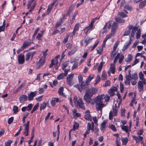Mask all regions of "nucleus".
Listing matches in <instances>:
<instances>
[{"instance_id":"1","label":"nucleus","mask_w":146,"mask_h":146,"mask_svg":"<svg viewBox=\"0 0 146 146\" xmlns=\"http://www.w3.org/2000/svg\"><path fill=\"white\" fill-rule=\"evenodd\" d=\"M97 92L98 90L96 88H92L87 89L84 96V99L87 104L91 103L93 105L94 104V101L91 98Z\"/></svg>"},{"instance_id":"2","label":"nucleus","mask_w":146,"mask_h":146,"mask_svg":"<svg viewBox=\"0 0 146 146\" xmlns=\"http://www.w3.org/2000/svg\"><path fill=\"white\" fill-rule=\"evenodd\" d=\"M127 28L128 30L125 31L123 36H126L129 35L131 33L130 30H132L131 32V34L129 36L130 39H131V37L133 38L134 37L135 33L136 31L138 30V27L136 26H133L131 24H129L127 27Z\"/></svg>"},{"instance_id":"3","label":"nucleus","mask_w":146,"mask_h":146,"mask_svg":"<svg viewBox=\"0 0 146 146\" xmlns=\"http://www.w3.org/2000/svg\"><path fill=\"white\" fill-rule=\"evenodd\" d=\"M74 102L75 107L77 108H81L83 110H86L85 106L82 98H80L78 99L76 96H75L74 98Z\"/></svg>"},{"instance_id":"4","label":"nucleus","mask_w":146,"mask_h":146,"mask_svg":"<svg viewBox=\"0 0 146 146\" xmlns=\"http://www.w3.org/2000/svg\"><path fill=\"white\" fill-rule=\"evenodd\" d=\"M103 100V97L102 96H98L96 99L95 103H96V108L97 111H99L102 110V108L104 106V104L102 102Z\"/></svg>"},{"instance_id":"5","label":"nucleus","mask_w":146,"mask_h":146,"mask_svg":"<svg viewBox=\"0 0 146 146\" xmlns=\"http://www.w3.org/2000/svg\"><path fill=\"white\" fill-rule=\"evenodd\" d=\"M89 83L86 82H82L80 85L76 84L74 86V87L77 88L80 92H82V90L86 89L89 87Z\"/></svg>"},{"instance_id":"6","label":"nucleus","mask_w":146,"mask_h":146,"mask_svg":"<svg viewBox=\"0 0 146 146\" xmlns=\"http://www.w3.org/2000/svg\"><path fill=\"white\" fill-rule=\"evenodd\" d=\"M35 0H29L27 4V9H30L29 11V12L31 13V12L34 9L35 6L37 4L36 1H35L34 3Z\"/></svg>"},{"instance_id":"7","label":"nucleus","mask_w":146,"mask_h":146,"mask_svg":"<svg viewBox=\"0 0 146 146\" xmlns=\"http://www.w3.org/2000/svg\"><path fill=\"white\" fill-rule=\"evenodd\" d=\"M111 21H109L106 23L104 28L101 30L100 33L102 34H103L107 31L108 25V29H110L111 27Z\"/></svg>"},{"instance_id":"8","label":"nucleus","mask_w":146,"mask_h":146,"mask_svg":"<svg viewBox=\"0 0 146 146\" xmlns=\"http://www.w3.org/2000/svg\"><path fill=\"white\" fill-rule=\"evenodd\" d=\"M45 57H41L38 61L36 63L35 66L36 69H38L42 66L45 62Z\"/></svg>"},{"instance_id":"9","label":"nucleus","mask_w":146,"mask_h":146,"mask_svg":"<svg viewBox=\"0 0 146 146\" xmlns=\"http://www.w3.org/2000/svg\"><path fill=\"white\" fill-rule=\"evenodd\" d=\"M143 84H146V81L145 79H144L143 81H139L138 83V90L139 92L143 91L144 90Z\"/></svg>"},{"instance_id":"10","label":"nucleus","mask_w":146,"mask_h":146,"mask_svg":"<svg viewBox=\"0 0 146 146\" xmlns=\"http://www.w3.org/2000/svg\"><path fill=\"white\" fill-rule=\"evenodd\" d=\"M30 121H27V123H24L23 126L24 127L25 131L23 133L26 136H27L29 135Z\"/></svg>"},{"instance_id":"11","label":"nucleus","mask_w":146,"mask_h":146,"mask_svg":"<svg viewBox=\"0 0 146 146\" xmlns=\"http://www.w3.org/2000/svg\"><path fill=\"white\" fill-rule=\"evenodd\" d=\"M35 51H33L32 52H29L27 53L25 55V60L28 61L29 60L31 57V60H32L33 58V56L35 53Z\"/></svg>"},{"instance_id":"12","label":"nucleus","mask_w":146,"mask_h":146,"mask_svg":"<svg viewBox=\"0 0 146 146\" xmlns=\"http://www.w3.org/2000/svg\"><path fill=\"white\" fill-rule=\"evenodd\" d=\"M73 74H70L68 75L66 81L68 85L70 86H72V82L73 79Z\"/></svg>"},{"instance_id":"13","label":"nucleus","mask_w":146,"mask_h":146,"mask_svg":"<svg viewBox=\"0 0 146 146\" xmlns=\"http://www.w3.org/2000/svg\"><path fill=\"white\" fill-rule=\"evenodd\" d=\"M59 102H61V101L59 100V98H52L50 101V103L51 106L52 107L54 106L56 103H58Z\"/></svg>"},{"instance_id":"14","label":"nucleus","mask_w":146,"mask_h":146,"mask_svg":"<svg viewBox=\"0 0 146 146\" xmlns=\"http://www.w3.org/2000/svg\"><path fill=\"white\" fill-rule=\"evenodd\" d=\"M37 93V91L31 92L30 93L28 94V100L31 101L33 100L34 97L36 95Z\"/></svg>"},{"instance_id":"15","label":"nucleus","mask_w":146,"mask_h":146,"mask_svg":"<svg viewBox=\"0 0 146 146\" xmlns=\"http://www.w3.org/2000/svg\"><path fill=\"white\" fill-rule=\"evenodd\" d=\"M118 27V24L116 22H114L112 24L111 29V33L112 34H115Z\"/></svg>"},{"instance_id":"16","label":"nucleus","mask_w":146,"mask_h":146,"mask_svg":"<svg viewBox=\"0 0 146 146\" xmlns=\"http://www.w3.org/2000/svg\"><path fill=\"white\" fill-rule=\"evenodd\" d=\"M18 62L21 64H23L25 62V57L24 54H20L18 56Z\"/></svg>"},{"instance_id":"17","label":"nucleus","mask_w":146,"mask_h":146,"mask_svg":"<svg viewBox=\"0 0 146 146\" xmlns=\"http://www.w3.org/2000/svg\"><path fill=\"white\" fill-rule=\"evenodd\" d=\"M93 23L91 22L89 26L84 28V32H85V34L86 35L88 34V31L89 30H92L93 27Z\"/></svg>"},{"instance_id":"18","label":"nucleus","mask_w":146,"mask_h":146,"mask_svg":"<svg viewBox=\"0 0 146 146\" xmlns=\"http://www.w3.org/2000/svg\"><path fill=\"white\" fill-rule=\"evenodd\" d=\"M31 39H29L25 41L22 46L24 49L29 46L31 43Z\"/></svg>"},{"instance_id":"19","label":"nucleus","mask_w":146,"mask_h":146,"mask_svg":"<svg viewBox=\"0 0 146 146\" xmlns=\"http://www.w3.org/2000/svg\"><path fill=\"white\" fill-rule=\"evenodd\" d=\"M133 139L135 140L137 143H139L140 140H142L143 139V137L142 136L139 135L137 136L135 135L132 136Z\"/></svg>"},{"instance_id":"20","label":"nucleus","mask_w":146,"mask_h":146,"mask_svg":"<svg viewBox=\"0 0 146 146\" xmlns=\"http://www.w3.org/2000/svg\"><path fill=\"white\" fill-rule=\"evenodd\" d=\"M84 118L86 120H91L92 118L90 113V111L89 110H87L85 113L84 115Z\"/></svg>"},{"instance_id":"21","label":"nucleus","mask_w":146,"mask_h":146,"mask_svg":"<svg viewBox=\"0 0 146 146\" xmlns=\"http://www.w3.org/2000/svg\"><path fill=\"white\" fill-rule=\"evenodd\" d=\"M27 96L26 95H22L20 96L19 98V100L21 103L25 102L27 99Z\"/></svg>"},{"instance_id":"22","label":"nucleus","mask_w":146,"mask_h":146,"mask_svg":"<svg viewBox=\"0 0 146 146\" xmlns=\"http://www.w3.org/2000/svg\"><path fill=\"white\" fill-rule=\"evenodd\" d=\"M70 33H68L66 34V36H65V38H64V40L63 41V43L64 44H65L67 43V42L68 40L69 37V36H70L71 37H73V36H74L73 35V34H72L69 35L68 34H69Z\"/></svg>"},{"instance_id":"23","label":"nucleus","mask_w":146,"mask_h":146,"mask_svg":"<svg viewBox=\"0 0 146 146\" xmlns=\"http://www.w3.org/2000/svg\"><path fill=\"white\" fill-rule=\"evenodd\" d=\"M131 41L132 40L130 39H129V42H127L125 43L122 49L123 51H125L127 48L128 46L131 44Z\"/></svg>"},{"instance_id":"24","label":"nucleus","mask_w":146,"mask_h":146,"mask_svg":"<svg viewBox=\"0 0 146 146\" xmlns=\"http://www.w3.org/2000/svg\"><path fill=\"white\" fill-rule=\"evenodd\" d=\"M93 38H90L88 37H85L84 39V41L85 43V45L87 46L88 43L92 41Z\"/></svg>"},{"instance_id":"25","label":"nucleus","mask_w":146,"mask_h":146,"mask_svg":"<svg viewBox=\"0 0 146 146\" xmlns=\"http://www.w3.org/2000/svg\"><path fill=\"white\" fill-rule=\"evenodd\" d=\"M60 58V56L59 55H57L51 61L53 64H54V65H56L58 64V59Z\"/></svg>"},{"instance_id":"26","label":"nucleus","mask_w":146,"mask_h":146,"mask_svg":"<svg viewBox=\"0 0 146 146\" xmlns=\"http://www.w3.org/2000/svg\"><path fill=\"white\" fill-rule=\"evenodd\" d=\"M146 5V0H144L141 2L139 4V7L140 9H143Z\"/></svg>"},{"instance_id":"27","label":"nucleus","mask_w":146,"mask_h":146,"mask_svg":"<svg viewBox=\"0 0 146 146\" xmlns=\"http://www.w3.org/2000/svg\"><path fill=\"white\" fill-rule=\"evenodd\" d=\"M77 49V46H75L73 49L68 52V55H71L74 54L76 51Z\"/></svg>"},{"instance_id":"28","label":"nucleus","mask_w":146,"mask_h":146,"mask_svg":"<svg viewBox=\"0 0 146 146\" xmlns=\"http://www.w3.org/2000/svg\"><path fill=\"white\" fill-rule=\"evenodd\" d=\"M114 19L118 23H124L125 22V21L124 19H122L119 17H115Z\"/></svg>"},{"instance_id":"29","label":"nucleus","mask_w":146,"mask_h":146,"mask_svg":"<svg viewBox=\"0 0 146 146\" xmlns=\"http://www.w3.org/2000/svg\"><path fill=\"white\" fill-rule=\"evenodd\" d=\"M122 130L125 131L126 133L128 132V131L129 130V127L127 125H123L121 126Z\"/></svg>"},{"instance_id":"30","label":"nucleus","mask_w":146,"mask_h":146,"mask_svg":"<svg viewBox=\"0 0 146 146\" xmlns=\"http://www.w3.org/2000/svg\"><path fill=\"white\" fill-rule=\"evenodd\" d=\"M111 66L110 69L111 72V73L112 74H114L115 73V68L114 64L111 63Z\"/></svg>"},{"instance_id":"31","label":"nucleus","mask_w":146,"mask_h":146,"mask_svg":"<svg viewBox=\"0 0 146 146\" xmlns=\"http://www.w3.org/2000/svg\"><path fill=\"white\" fill-rule=\"evenodd\" d=\"M122 145H125L127 143L128 141V139L127 137L123 138V139L122 140Z\"/></svg>"},{"instance_id":"32","label":"nucleus","mask_w":146,"mask_h":146,"mask_svg":"<svg viewBox=\"0 0 146 146\" xmlns=\"http://www.w3.org/2000/svg\"><path fill=\"white\" fill-rule=\"evenodd\" d=\"M78 11H75L72 16V20L70 21V22L71 24L73 23V21L74 20L75 18L76 15H78Z\"/></svg>"},{"instance_id":"33","label":"nucleus","mask_w":146,"mask_h":146,"mask_svg":"<svg viewBox=\"0 0 146 146\" xmlns=\"http://www.w3.org/2000/svg\"><path fill=\"white\" fill-rule=\"evenodd\" d=\"M64 88L63 87H61L59 88L58 90V93L60 96H63L64 95L63 93Z\"/></svg>"},{"instance_id":"34","label":"nucleus","mask_w":146,"mask_h":146,"mask_svg":"<svg viewBox=\"0 0 146 146\" xmlns=\"http://www.w3.org/2000/svg\"><path fill=\"white\" fill-rule=\"evenodd\" d=\"M103 47L100 46L97 48V53L99 54H101L102 53L103 51Z\"/></svg>"},{"instance_id":"35","label":"nucleus","mask_w":146,"mask_h":146,"mask_svg":"<svg viewBox=\"0 0 146 146\" xmlns=\"http://www.w3.org/2000/svg\"><path fill=\"white\" fill-rule=\"evenodd\" d=\"M47 104L44 102H43L41 104L40 106V111L45 109L47 105Z\"/></svg>"},{"instance_id":"36","label":"nucleus","mask_w":146,"mask_h":146,"mask_svg":"<svg viewBox=\"0 0 146 146\" xmlns=\"http://www.w3.org/2000/svg\"><path fill=\"white\" fill-rule=\"evenodd\" d=\"M101 77L102 80H105L106 79V74L105 71H102Z\"/></svg>"},{"instance_id":"37","label":"nucleus","mask_w":146,"mask_h":146,"mask_svg":"<svg viewBox=\"0 0 146 146\" xmlns=\"http://www.w3.org/2000/svg\"><path fill=\"white\" fill-rule=\"evenodd\" d=\"M43 35V32L42 31L41 33H38V35L36 37V38L38 40H40L41 39V38Z\"/></svg>"},{"instance_id":"38","label":"nucleus","mask_w":146,"mask_h":146,"mask_svg":"<svg viewBox=\"0 0 146 146\" xmlns=\"http://www.w3.org/2000/svg\"><path fill=\"white\" fill-rule=\"evenodd\" d=\"M137 31V32L136 33V39H139L141 36V33L139 29L138 30V29Z\"/></svg>"},{"instance_id":"39","label":"nucleus","mask_w":146,"mask_h":146,"mask_svg":"<svg viewBox=\"0 0 146 146\" xmlns=\"http://www.w3.org/2000/svg\"><path fill=\"white\" fill-rule=\"evenodd\" d=\"M18 107L17 106H14L13 108V110L14 113L16 114L18 112Z\"/></svg>"},{"instance_id":"40","label":"nucleus","mask_w":146,"mask_h":146,"mask_svg":"<svg viewBox=\"0 0 146 146\" xmlns=\"http://www.w3.org/2000/svg\"><path fill=\"white\" fill-rule=\"evenodd\" d=\"M133 58V56L131 55V54H128V56L126 60V61L127 62H129L130 61H132Z\"/></svg>"},{"instance_id":"41","label":"nucleus","mask_w":146,"mask_h":146,"mask_svg":"<svg viewBox=\"0 0 146 146\" xmlns=\"http://www.w3.org/2000/svg\"><path fill=\"white\" fill-rule=\"evenodd\" d=\"M61 20L62 19H60L59 21L57 22L55 26V28H57L62 24L63 22L61 21Z\"/></svg>"},{"instance_id":"42","label":"nucleus","mask_w":146,"mask_h":146,"mask_svg":"<svg viewBox=\"0 0 146 146\" xmlns=\"http://www.w3.org/2000/svg\"><path fill=\"white\" fill-rule=\"evenodd\" d=\"M94 75H90L86 81L89 83L94 78Z\"/></svg>"},{"instance_id":"43","label":"nucleus","mask_w":146,"mask_h":146,"mask_svg":"<svg viewBox=\"0 0 146 146\" xmlns=\"http://www.w3.org/2000/svg\"><path fill=\"white\" fill-rule=\"evenodd\" d=\"M80 26V25L79 23H76L75 25L74 29L76 31L78 30L79 27Z\"/></svg>"},{"instance_id":"44","label":"nucleus","mask_w":146,"mask_h":146,"mask_svg":"<svg viewBox=\"0 0 146 146\" xmlns=\"http://www.w3.org/2000/svg\"><path fill=\"white\" fill-rule=\"evenodd\" d=\"M33 105L32 104H29L27 106H25L26 107V110L27 111L30 110L32 108Z\"/></svg>"},{"instance_id":"45","label":"nucleus","mask_w":146,"mask_h":146,"mask_svg":"<svg viewBox=\"0 0 146 146\" xmlns=\"http://www.w3.org/2000/svg\"><path fill=\"white\" fill-rule=\"evenodd\" d=\"M144 74L141 71L139 72V77L140 79L142 80V81H143L144 79H145V78H144Z\"/></svg>"},{"instance_id":"46","label":"nucleus","mask_w":146,"mask_h":146,"mask_svg":"<svg viewBox=\"0 0 146 146\" xmlns=\"http://www.w3.org/2000/svg\"><path fill=\"white\" fill-rule=\"evenodd\" d=\"M113 112L114 113L115 115H116L117 114V108L116 105H115V107L113 108Z\"/></svg>"},{"instance_id":"47","label":"nucleus","mask_w":146,"mask_h":146,"mask_svg":"<svg viewBox=\"0 0 146 146\" xmlns=\"http://www.w3.org/2000/svg\"><path fill=\"white\" fill-rule=\"evenodd\" d=\"M131 79L136 80L137 78V74L136 73H135L133 74H132V76H131Z\"/></svg>"},{"instance_id":"48","label":"nucleus","mask_w":146,"mask_h":146,"mask_svg":"<svg viewBox=\"0 0 146 146\" xmlns=\"http://www.w3.org/2000/svg\"><path fill=\"white\" fill-rule=\"evenodd\" d=\"M125 111L126 110L125 108H123L121 109V116L124 117L125 116Z\"/></svg>"},{"instance_id":"49","label":"nucleus","mask_w":146,"mask_h":146,"mask_svg":"<svg viewBox=\"0 0 146 146\" xmlns=\"http://www.w3.org/2000/svg\"><path fill=\"white\" fill-rule=\"evenodd\" d=\"M104 64V63H103V62H101L99 66L98 67V71L99 72H101L102 69V68L103 65Z\"/></svg>"},{"instance_id":"50","label":"nucleus","mask_w":146,"mask_h":146,"mask_svg":"<svg viewBox=\"0 0 146 146\" xmlns=\"http://www.w3.org/2000/svg\"><path fill=\"white\" fill-rule=\"evenodd\" d=\"M117 146H121V142L120 138H117L115 141Z\"/></svg>"},{"instance_id":"51","label":"nucleus","mask_w":146,"mask_h":146,"mask_svg":"<svg viewBox=\"0 0 146 146\" xmlns=\"http://www.w3.org/2000/svg\"><path fill=\"white\" fill-rule=\"evenodd\" d=\"M78 80L80 84H81L83 81V78L81 74H79L78 76Z\"/></svg>"},{"instance_id":"52","label":"nucleus","mask_w":146,"mask_h":146,"mask_svg":"<svg viewBox=\"0 0 146 146\" xmlns=\"http://www.w3.org/2000/svg\"><path fill=\"white\" fill-rule=\"evenodd\" d=\"M100 77L99 75H98L95 80L96 82L94 84L95 85L98 84L100 80Z\"/></svg>"},{"instance_id":"53","label":"nucleus","mask_w":146,"mask_h":146,"mask_svg":"<svg viewBox=\"0 0 146 146\" xmlns=\"http://www.w3.org/2000/svg\"><path fill=\"white\" fill-rule=\"evenodd\" d=\"M110 128L112 131L115 132L117 131V129L115 128V126L113 125H111L109 126Z\"/></svg>"},{"instance_id":"54","label":"nucleus","mask_w":146,"mask_h":146,"mask_svg":"<svg viewBox=\"0 0 146 146\" xmlns=\"http://www.w3.org/2000/svg\"><path fill=\"white\" fill-rule=\"evenodd\" d=\"M68 65V63L67 62H65L62 63V69L64 70Z\"/></svg>"},{"instance_id":"55","label":"nucleus","mask_w":146,"mask_h":146,"mask_svg":"<svg viewBox=\"0 0 146 146\" xmlns=\"http://www.w3.org/2000/svg\"><path fill=\"white\" fill-rule=\"evenodd\" d=\"M39 28L38 27L35 30V31L34 32V33L32 37L33 38H35V37L36 36V35L38 32L39 31Z\"/></svg>"},{"instance_id":"56","label":"nucleus","mask_w":146,"mask_h":146,"mask_svg":"<svg viewBox=\"0 0 146 146\" xmlns=\"http://www.w3.org/2000/svg\"><path fill=\"white\" fill-rule=\"evenodd\" d=\"M110 82L109 80H107L104 84L103 86L105 87H106L108 86H110Z\"/></svg>"},{"instance_id":"57","label":"nucleus","mask_w":146,"mask_h":146,"mask_svg":"<svg viewBox=\"0 0 146 146\" xmlns=\"http://www.w3.org/2000/svg\"><path fill=\"white\" fill-rule=\"evenodd\" d=\"M120 88L121 92L123 93L124 90V88L123 84H122L121 82L120 83Z\"/></svg>"},{"instance_id":"58","label":"nucleus","mask_w":146,"mask_h":146,"mask_svg":"<svg viewBox=\"0 0 146 146\" xmlns=\"http://www.w3.org/2000/svg\"><path fill=\"white\" fill-rule=\"evenodd\" d=\"M119 15L122 18H124L125 17H127V14H125V13L123 12H121L119 13Z\"/></svg>"},{"instance_id":"59","label":"nucleus","mask_w":146,"mask_h":146,"mask_svg":"<svg viewBox=\"0 0 146 146\" xmlns=\"http://www.w3.org/2000/svg\"><path fill=\"white\" fill-rule=\"evenodd\" d=\"M99 43V41H98L97 42H96L95 44H94V45L93 46V47L91 49V51H93L96 48V47L97 45H98Z\"/></svg>"},{"instance_id":"60","label":"nucleus","mask_w":146,"mask_h":146,"mask_svg":"<svg viewBox=\"0 0 146 146\" xmlns=\"http://www.w3.org/2000/svg\"><path fill=\"white\" fill-rule=\"evenodd\" d=\"M124 59V56L123 55H121L119 59V63L120 64H121L122 62V61Z\"/></svg>"},{"instance_id":"61","label":"nucleus","mask_w":146,"mask_h":146,"mask_svg":"<svg viewBox=\"0 0 146 146\" xmlns=\"http://www.w3.org/2000/svg\"><path fill=\"white\" fill-rule=\"evenodd\" d=\"M64 76L63 74H60L57 77V78L58 80H60L63 79Z\"/></svg>"},{"instance_id":"62","label":"nucleus","mask_w":146,"mask_h":146,"mask_svg":"<svg viewBox=\"0 0 146 146\" xmlns=\"http://www.w3.org/2000/svg\"><path fill=\"white\" fill-rule=\"evenodd\" d=\"M78 125L76 122H75L74 123V125H73V129L74 130H75L76 129H78Z\"/></svg>"},{"instance_id":"63","label":"nucleus","mask_w":146,"mask_h":146,"mask_svg":"<svg viewBox=\"0 0 146 146\" xmlns=\"http://www.w3.org/2000/svg\"><path fill=\"white\" fill-rule=\"evenodd\" d=\"M113 114V112L111 111H110L109 114V119L110 120H111L112 119Z\"/></svg>"},{"instance_id":"64","label":"nucleus","mask_w":146,"mask_h":146,"mask_svg":"<svg viewBox=\"0 0 146 146\" xmlns=\"http://www.w3.org/2000/svg\"><path fill=\"white\" fill-rule=\"evenodd\" d=\"M12 143L11 140H9L7 142H5V146H11V144Z\"/></svg>"}]
</instances>
